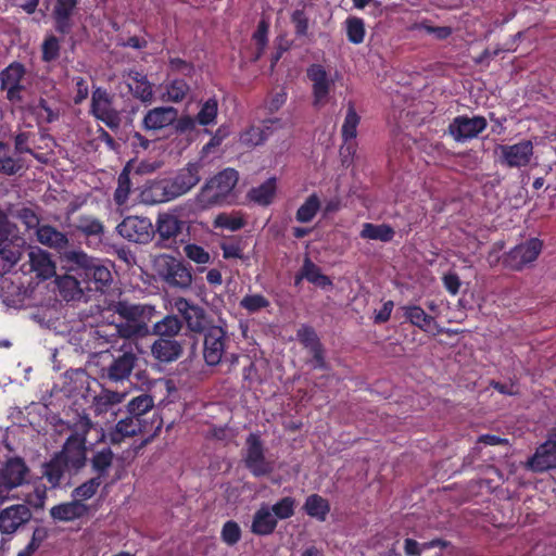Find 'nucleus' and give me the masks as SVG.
<instances>
[{"mask_svg": "<svg viewBox=\"0 0 556 556\" xmlns=\"http://www.w3.org/2000/svg\"><path fill=\"white\" fill-rule=\"evenodd\" d=\"M63 262L66 263L67 274L60 281V287H73L79 292H103L112 282L110 268L99 258L88 256L84 251H64Z\"/></svg>", "mask_w": 556, "mask_h": 556, "instance_id": "1", "label": "nucleus"}, {"mask_svg": "<svg viewBox=\"0 0 556 556\" xmlns=\"http://www.w3.org/2000/svg\"><path fill=\"white\" fill-rule=\"evenodd\" d=\"M112 309L122 319L116 324V331L124 339L144 338L150 334L149 323L157 313L153 305L123 300L115 302Z\"/></svg>", "mask_w": 556, "mask_h": 556, "instance_id": "2", "label": "nucleus"}, {"mask_svg": "<svg viewBox=\"0 0 556 556\" xmlns=\"http://www.w3.org/2000/svg\"><path fill=\"white\" fill-rule=\"evenodd\" d=\"M200 181V176H164L149 181L141 192L147 203H164L176 199Z\"/></svg>", "mask_w": 556, "mask_h": 556, "instance_id": "3", "label": "nucleus"}, {"mask_svg": "<svg viewBox=\"0 0 556 556\" xmlns=\"http://www.w3.org/2000/svg\"><path fill=\"white\" fill-rule=\"evenodd\" d=\"M91 427L90 418L88 416H80L74 426L73 432L64 442L62 450L56 452L74 473H77L86 465V437Z\"/></svg>", "mask_w": 556, "mask_h": 556, "instance_id": "4", "label": "nucleus"}, {"mask_svg": "<svg viewBox=\"0 0 556 556\" xmlns=\"http://www.w3.org/2000/svg\"><path fill=\"white\" fill-rule=\"evenodd\" d=\"M237 184L238 176H211L197 195L199 206L210 208L231 204Z\"/></svg>", "mask_w": 556, "mask_h": 556, "instance_id": "5", "label": "nucleus"}, {"mask_svg": "<svg viewBox=\"0 0 556 556\" xmlns=\"http://www.w3.org/2000/svg\"><path fill=\"white\" fill-rule=\"evenodd\" d=\"M244 466L256 478L268 476L274 466L265 457V450L260 433L252 432L245 440Z\"/></svg>", "mask_w": 556, "mask_h": 556, "instance_id": "6", "label": "nucleus"}, {"mask_svg": "<svg viewBox=\"0 0 556 556\" xmlns=\"http://www.w3.org/2000/svg\"><path fill=\"white\" fill-rule=\"evenodd\" d=\"M525 468L534 473L556 470V426L547 431L546 440L527 459Z\"/></svg>", "mask_w": 556, "mask_h": 556, "instance_id": "7", "label": "nucleus"}, {"mask_svg": "<svg viewBox=\"0 0 556 556\" xmlns=\"http://www.w3.org/2000/svg\"><path fill=\"white\" fill-rule=\"evenodd\" d=\"M542 248V240L539 238H531L504 253L503 266L514 271H520L538 258Z\"/></svg>", "mask_w": 556, "mask_h": 556, "instance_id": "8", "label": "nucleus"}, {"mask_svg": "<svg viewBox=\"0 0 556 556\" xmlns=\"http://www.w3.org/2000/svg\"><path fill=\"white\" fill-rule=\"evenodd\" d=\"M156 266L159 275L167 285L181 289H186L191 286L192 275L190 268H188L181 261L169 255H162L156 261Z\"/></svg>", "mask_w": 556, "mask_h": 556, "instance_id": "9", "label": "nucleus"}, {"mask_svg": "<svg viewBox=\"0 0 556 556\" xmlns=\"http://www.w3.org/2000/svg\"><path fill=\"white\" fill-rule=\"evenodd\" d=\"M203 334L204 361L208 366H216L222 363L229 342L227 331L220 326L211 325Z\"/></svg>", "mask_w": 556, "mask_h": 556, "instance_id": "10", "label": "nucleus"}, {"mask_svg": "<svg viewBox=\"0 0 556 556\" xmlns=\"http://www.w3.org/2000/svg\"><path fill=\"white\" fill-rule=\"evenodd\" d=\"M29 472V467L22 457H10L0 468V494L25 484Z\"/></svg>", "mask_w": 556, "mask_h": 556, "instance_id": "11", "label": "nucleus"}, {"mask_svg": "<svg viewBox=\"0 0 556 556\" xmlns=\"http://www.w3.org/2000/svg\"><path fill=\"white\" fill-rule=\"evenodd\" d=\"M124 239L135 243H148L154 235L151 220L147 217L127 216L116 227Z\"/></svg>", "mask_w": 556, "mask_h": 556, "instance_id": "12", "label": "nucleus"}, {"mask_svg": "<svg viewBox=\"0 0 556 556\" xmlns=\"http://www.w3.org/2000/svg\"><path fill=\"white\" fill-rule=\"evenodd\" d=\"M306 75L312 83L313 106H324L329 101L334 80L329 77L327 71L320 64L309 65Z\"/></svg>", "mask_w": 556, "mask_h": 556, "instance_id": "13", "label": "nucleus"}, {"mask_svg": "<svg viewBox=\"0 0 556 556\" xmlns=\"http://www.w3.org/2000/svg\"><path fill=\"white\" fill-rule=\"evenodd\" d=\"M91 113L112 130L121 126V113L112 106V99L105 90L98 88L92 92Z\"/></svg>", "mask_w": 556, "mask_h": 556, "instance_id": "14", "label": "nucleus"}, {"mask_svg": "<svg viewBox=\"0 0 556 556\" xmlns=\"http://www.w3.org/2000/svg\"><path fill=\"white\" fill-rule=\"evenodd\" d=\"M359 116L355 111L354 104L349 102L344 123L342 125V137L344 139V146L340 149V155L342 157V165L346 168L352 163V155L355 153V146L352 142L357 135V126L359 124Z\"/></svg>", "mask_w": 556, "mask_h": 556, "instance_id": "15", "label": "nucleus"}, {"mask_svg": "<svg viewBox=\"0 0 556 556\" xmlns=\"http://www.w3.org/2000/svg\"><path fill=\"white\" fill-rule=\"evenodd\" d=\"M176 311L184 318L190 331L202 333L210 327L205 309L191 303L185 298H178L174 304Z\"/></svg>", "mask_w": 556, "mask_h": 556, "instance_id": "16", "label": "nucleus"}, {"mask_svg": "<svg viewBox=\"0 0 556 556\" xmlns=\"http://www.w3.org/2000/svg\"><path fill=\"white\" fill-rule=\"evenodd\" d=\"M149 425L147 419H140L132 415L127 414L126 417L118 420L115 425V428L109 431V433L103 434L102 438L104 441H108L112 444H118L125 438H130L137 435L138 433L148 432Z\"/></svg>", "mask_w": 556, "mask_h": 556, "instance_id": "17", "label": "nucleus"}, {"mask_svg": "<svg viewBox=\"0 0 556 556\" xmlns=\"http://www.w3.org/2000/svg\"><path fill=\"white\" fill-rule=\"evenodd\" d=\"M486 127L482 116H458L448 126V131L456 141H466L477 137Z\"/></svg>", "mask_w": 556, "mask_h": 556, "instance_id": "18", "label": "nucleus"}, {"mask_svg": "<svg viewBox=\"0 0 556 556\" xmlns=\"http://www.w3.org/2000/svg\"><path fill=\"white\" fill-rule=\"evenodd\" d=\"M31 510L24 504L11 505L0 511V532L13 534L31 519Z\"/></svg>", "mask_w": 556, "mask_h": 556, "instance_id": "19", "label": "nucleus"}, {"mask_svg": "<svg viewBox=\"0 0 556 556\" xmlns=\"http://www.w3.org/2000/svg\"><path fill=\"white\" fill-rule=\"evenodd\" d=\"M73 475L74 471L56 453L42 466V477L52 489L67 484Z\"/></svg>", "mask_w": 556, "mask_h": 556, "instance_id": "20", "label": "nucleus"}, {"mask_svg": "<svg viewBox=\"0 0 556 556\" xmlns=\"http://www.w3.org/2000/svg\"><path fill=\"white\" fill-rule=\"evenodd\" d=\"M501 159L510 167L526 166L533 155V144L530 140H523L511 146H501Z\"/></svg>", "mask_w": 556, "mask_h": 556, "instance_id": "21", "label": "nucleus"}, {"mask_svg": "<svg viewBox=\"0 0 556 556\" xmlns=\"http://www.w3.org/2000/svg\"><path fill=\"white\" fill-rule=\"evenodd\" d=\"M25 74L24 66L20 63H12L0 74L1 89L7 90V98L10 101H21L23 86L21 80Z\"/></svg>", "mask_w": 556, "mask_h": 556, "instance_id": "22", "label": "nucleus"}, {"mask_svg": "<svg viewBox=\"0 0 556 556\" xmlns=\"http://www.w3.org/2000/svg\"><path fill=\"white\" fill-rule=\"evenodd\" d=\"M137 361L138 357L132 351H124L115 356L112 363L104 369L106 378L114 382L128 379Z\"/></svg>", "mask_w": 556, "mask_h": 556, "instance_id": "23", "label": "nucleus"}, {"mask_svg": "<svg viewBox=\"0 0 556 556\" xmlns=\"http://www.w3.org/2000/svg\"><path fill=\"white\" fill-rule=\"evenodd\" d=\"M77 0H56L52 11L54 28L59 34L68 35L74 26L73 16L77 10Z\"/></svg>", "mask_w": 556, "mask_h": 556, "instance_id": "24", "label": "nucleus"}, {"mask_svg": "<svg viewBox=\"0 0 556 556\" xmlns=\"http://www.w3.org/2000/svg\"><path fill=\"white\" fill-rule=\"evenodd\" d=\"M177 109L173 106H157L147 112L142 126L146 130H161L176 122Z\"/></svg>", "mask_w": 556, "mask_h": 556, "instance_id": "25", "label": "nucleus"}, {"mask_svg": "<svg viewBox=\"0 0 556 556\" xmlns=\"http://www.w3.org/2000/svg\"><path fill=\"white\" fill-rule=\"evenodd\" d=\"M151 353L161 363H172L182 354V345L177 339L157 338L152 346Z\"/></svg>", "mask_w": 556, "mask_h": 556, "instance_id": "26", "label": "nucleus"}, {"mask_svg": "<svg viewBox=\"0 0 556 556\" xmlns=\"http://www.w3.org/2000/svg\"><path fill=\"white\" fill-rule=\"evenodd\" d=\"M88 506L75 498L71 502L61 503L50 509V516L53 520L68 522L79 519L87 515Z\"/></svg>", "mask_w": 556, "mask_h": 556, "instance_id": "27", "label": "nucleus"}, {"mask_svg": "<svg viewBox=\"0 0 556 556\" xmlns=\"http://www.w3.org/2000/svg\"><path fill=\"white\" fill-rule=\"evenodd\" d=\"M30 269L41 279H49L55 274V264L48 252L37 248L28 254Z\"/></svg>", "mask_w": 556, "mask_h": 556, "instance_id": "28", "label": "nucleus"}, {"mask_svg": "<svg viewBox=\"0 0 556 556\" xmlns=\"http://www.w3.org/2000/svg\"><path fill=\"white\" fill-rule=\"evenodd\" d=\"M37 240L51 249H54L59 252L65 250L68 244V239L65 233L58 230L53 226L50 225H41L38 226L36 230Z\"/></svg>", "mask_w": 556, "mask_h": 556, "instance_id": "29", "label": "nucleus"}, {"mask_svg": "<svg viewBox=\"0 0 556 556\" xmlns=\"http://www.w3.org/2000/svg\"><path fill=\"white\" fill-rule=\"evenodd\" d=\"M277 525L278 521L270 509L263 505L253 516L251 532L261 536L269 535L276 530Z\"/></svg>", "mask_w": 556, "mask_h": 556, "instance_id": "30", "label": "nucleus"}, {"mask_svg": "<svg viewBox=\"0 0 556 556\" xmlns=\"http://www.w3.org/2000/svg\"><path fill=\"white\" fill-rule=\"evenodd\" d=\"M277 191L276 176H269V178L262 185L254 187L249 190L248 198L250 201L262 205L268 206L273 203Z\"/></svg>", "mask_w": 556, "mask_h": 556, "instance_id": "31", "label": "nucleus"}, {"mask_svg": "<svg viewBox=\"0 0 556 556\" xmlns=\"http://www.w3.org/2000/svg\"><path fill=\"white\" fill-rule=\"evenodd\" d=\"M402 309L404 312L405 319L425 332L428 331L432 324L437 326L434 317L427 314L419 305H405L402 306Z\"/></svg>", "mask_w": 556, "mask_h": 556, "instance_id": "32", "label": "nucleus"}, {"mask_svg": "<svg viewBox=\"0 0 556 556\" xmlns=\"http://www.w3.org/2000/svg\"><path fill=\"white\" fill-rule=\"evenodd\" d=\"M182 329L181 320L175 315H166L154 323L152 333L157 338L176 339Z\"/></svg>", "mask_w": 556, "mask_h": 556, "instance_id": "33", "label": "nucleus"}, {"mask_svg": "<svg viewBox=\"0 0 556 556\" xmlns=\"http://www.w3.org/2000/svg\"><path fill=\"white\" fill-rule=\"evenodd\" d=\"M303 509L309 517L325 521L330 511V504L321 495L311 494L306 497Z\"/></svg>", "mask_w": 556, "mask_h": 556, "instance_id": "34", "label": "nucleus"}, {"mask_svg": "<svg viewBox=\"0 0 556 556\" xmlns=\"http://www.w3.org/2000/svg\"><path fill=\"white\" fill-rule=\"evenodd\" d=\"M114 454L111 447L105 446L94 452L90 458L92 471L102 479L108 476L109 469L113 464Z\"/></svg>", "mask_w": 556, "mask_h": 556, "instance_id": "35", "label": "nucleus"}, {"mask_svg": "<svg viewBox=\"0 0 556 556\" xmlns=\"http://www.w3.org/2000/svg\"><path fill=\"white\" fill-rule=\"evenodd\" d=\"M181 230L180 220L172 214H161L157 218L156 232L165 241L175 238Z\"/></svg>", "mask_w": 556, "mask_h": 556, "instance_id": "36", "label": "nucleus"}, {"mask_svg": "<svg viewBox=\"0 0 556 556\" xmlns=\"http://www.w3.org/2000/svg\"><path fill=\"white\" fill-rule=\"evenodd\" d=\"M394 235V229L387 224L375 225L371 223H366L364 224L363 229L361 231V237L363 239L379 240L381 242L392 241Z\"/></svg>", "mask_w": 556, "mask_h": 556, "instance_id": "37", "label": "nucleus"}, {"mask_svg": "<svg viewBox=\"0 0 556 556\" xmlns=\"http://www.w3.org/2000/svg\"><path fill=\"white\" fill-rule=\"evenodd\" d=\"M76 228L78 231L84 233L88 238H94L99 241H101L102 236L104 233V226L103 224L94 217L90 216H80L77 219Z\"/></svg>", "mask_w": 556, "mask_h": 556, "instance_id": "38", "label": "nucleus"}, {"mask_svg": "<svg viewBox=\"0 0 556 556\" xmlns=\"http://www.w3.org/2000/svg\"><path fill=\"white\" fill-rule=\"evenodd\" d=\"M154 401L150 394H140L127 404V414L146 419L144 416L153 408Z\"/></svg>", "mask_w": 556, "mask_h": 556, "instance_id": "39", "label": "nucleus"}, {"mask_svg": "<svg viewBox=\"0 0 556 556\" xmlns=\"http://www.w3.org/2000/svg\"><path fill=\"white\" fill-rule=\"evenodd\" d=\"M321 202L316 193H312L298 208L295 218L299 223H309L320 211Z\"/></svg>", "mask_w": 556, "mask_h": 556, "instance_id": "40", "label": "nucleus"}, {"mask_svg": "<svg viewBox=\"0 0 556 556\" xmlns=\"http://www.w3.org/2000/svg\"><path fill=\"white\" fill-rule=\"evenodd\" d=\"M304 278L318 287L326 288L332 285L330 278L321 273L320 268L308 257L303 263Z\"/></svg>", "mask_w": 556, "mask_h": 556, "instance_id": "41", "label": "nucleus"}, {"mask_svg": "<svg viewBox=\"0 0 556 556\" xmlns=\"http://www.w3.org/2000/svg\"><path fill=\"white\" fill-rule=\"evenodd\" d=\"M100 485L101 479L98 477H93L88 481L81 483L77 488H75L73 490L72 495L76 501L83 502L89 500L97 493Z\"/></svg>", "mask_w": 556, "mask_h": 556, "instance_id": "42", "label": "nucleus"}, {"mask_svg": "<svg viewBox=\"0 0 556 556\" xmlns=\"http://www.w3.org/2000/svg\"><path fill=\"white\" fill-rule=\"evenodd\" d=\"M348 39L354 43H362L365 37V24L362 18L349 17L345 22Z\"/></svg>", "mask_w": 556, "mask_h": 556, "instance_id": "43", "label": "nucleus"}, {"mask_svg": "<svg viewBox=\"0 0 556 556\" xmlns=\"http://www.w3.org/2000/svg\"><path fill=\"white\" fill-rule=\"evenodd\" d=\"M295 500L285 496L271 506V514L276 519H288L294 515Z\"/></svg>", "mask_w": 556, "mask_h": 556, "instance_id": "44", "label": "nucleus"}, {"mask_svg": "<svg viewBox=\"0 0 556 556\" xmlns=\"http://www.w3.org/2000/svg\"><path fill=\"white\" fill-rule=\"evenodd\" d=\"M269 305L268 299L263 294H248L240 301V307L250 314L257 313L263 308H267Z\"/></svg>", "mask_w": 556, "mask_h": 556, "instance_id": "45", "label": "nucleus"}, {"mask_svg": "<svg viewBox=\"0 0 556 556\" xmlns=\"http://www.w3.org/2000/svg\"><path fill=\"white\" fill-rule=\"evenodd\" d=\"M296 338L301 344H303V346L309 351L317 348V345H323L315 329L307 325H302L298 329Z\"/></svg>", "mask_w": 556, "mask_h": 556, "instance_id": "46", "label": "nucleus"}, {"mask_svg": "<svg viewBox=\"0 0 556 556\" xmlns=\"http://www.w3.org/2000/svg\"><path fill=\"white\" fill-rule=\"evenodd\" d=\"M220 538L229 546L237 544L241 539L239 525L233 520L226 521L222 528Z\"/></svg>", "mask_w": 556, "mask_h": 556, "instance_id": "47", "label": "nucleus"}, {"mask_svg": "<svg viewBox=\"0 0 556 556\" xmlns=\"http://www.w3.org/2000/svg\"><path fill=\"white\" fill-rule=\"evenodd\" d=\"M214 224L216 227L225 228L230 231H237L245 226V220L241 216H230L226 213H222L217 215Z\"/></svg>", "mask_w": 556, "mask_h": 556, "instance_id": "48", "label": "nucleus"}, {"mask_svg": "<svg viewBox=\"0 0 556 556\" xmlns=\"http://www.w3.org/2000/svg\"><path fill=\"white\" fill-rule=\"evenodd\" d=\"M265 140V129L256 126L250 127L240 137V141L247 147H256L262 144Z\"/></svg>", "mask_w": 556, "mask_h": 556, "instance_id": "49", "label": "nucleus"}, {"mask_svg": "<svg viewBox=\"0 0 556 556\" xmlns=\"http://www.w3.org/2000/svg\"><path fill=\"white\" fill-rule=\"evenodd\" d=\"M129 90L131 91L132 96L143 103H151L153 100V88L152 85L149 83V80L141 81L139 84L132 85L127 84Z\"/></svg>", "mask_w": 556, "mask_h": 556, "instance_id": "50", "label": "nucleus"}, {"mask_svg": "<svg viewBox=\"0 0 556 556\" xmlns=\"http://www.w3.org/2000/svg\"><path fill=\"white\" fill-rule=\"evenodd\" d=\"M217 115V102L215 100H207L197 115V121L201 125H208L213 123Z\"/></svg>", "mask_w": 556, "mask_h": 556, "instance_id": "51", "label": "nucleus"}, {"mask_svg": "<svg viewBox=\"0 0 556 556\" xmlns=\"http://www.w3.org/2000/svg\"><path fill=\"white\" fill-rule=\"evenodd\" d=\"M220 249L223 251V257L225 260L230 258H242L243 257V247L241 240L231 239L229 241H225L220 244Z\"/></svg>", "mask_w": 556, "mask_h": 556, "instance_id": "52", "label": "nucleus"}, {"mask_svg": "<svg viewBox=\"0 0 556 556\" xmlns=\"http://www.w3.org/2000/svg\"><path fill=\"white\" fill-rule=\"evenodd\" d=\"M187 257L197 264H206L210 262V253L201 245L190 243L185 247Z\"/></svg>", "mask_w": 556, "mask_h": 556, "instance_id": "53", "label": "nucleus"}, {"mask_svg": "<svg viewBox=\"0 0 556 556\" xmlns=\"http://www.w3.org/2000/svg\"><path fill=\"white\" fill-rule=\"evenodd\" d=\"M60 43L56 37L50 36L42 43V60L51 62L59 58Z\"/></svg>", "mask_w": 556, "mask_h": 556, "instance_id": "54", "label": "nucleus"}, {"mask_svg": "<svg viewBox=\"0 0 556 556\" xmlns=\"http://www.w3.org/2000/svg\"><path fill=\"white\" fill-rule=\"evenodd\" d=\"M267 33H268V23L264 20H262L258 25L257 29L253 34V40L255 41V45L257 46V53L255 55V60H257L261 54L263 53L266 45H267Z\"/></svg>", "mask_w": 556, "mask_h": 556, "instance_id": "55", "label": "nucleus"}, {"mask_svg": "<svg viewBox=\"0 0 556 556\" xmlns=\"http://www.w3.org/2000/svg\"><path fill=\"white\" fill-rule=\"evenodd\" d=\"M189 90V86L184 80H174L167 87V97L168 100L173 102L181 101Z\"/></svg>", "mask_w": 556, "mask_h": 556, "instance_id": "56", "label": "nucleus"}, {"mask_svg": "<svg viewBox=\"0 0 556 556\" xmlns=\"http://www.w3.org/2000/svg\"><path fill=\"white\" fill-rule=\"evenodd\" d=\"M296 36H306L308 30V17L303 10H295L291 15Z\"/></svg>", "mask_w": 556, "mask_h": 556, "instance_id": "57", "label": "nucleus"}, {"mask_svg": "<svg viewBox=\"0 0 556 556\" xmlns=\"http://www.w3.org/2000/svg\"><path fill=\"white\" fill-rule=\"evenodd\" d=\"M341 207H342L341 199L337 195L324 200L323 206L320 207L323 218L330 217L331 215L339 212L341 210Z\"/></svg>", "mask_w": 556, "mask_h": 556, "instance_id": "58", "label": "nucleus"}, {"mask_svg": "<svg viewBox=\"0 0 556 556\" xmlns=\"http://www.w3.org/2000/svg\"><path fill=\"white\" fill-rule=\"evenodd\" d=\"M442 281L444 288L450 294L456 295L459 292L462 282L459 276L456 273L445 274L442 278Z\"/></svg>", "mask_w": 556, "mask_h": 556, "instance_id": "59", "label": "nucleus"}, {"mask_svg": "<svg viewBox=\"0 0 556 556\" xmlns=\"http://www.w3.org/2000/svg\"><path fill=\"white\" fill-rule=\"evenodd\" d=\"M312 354V366L314 369L327 370L328 364L325 359V350L323 345H317V348L309 351Z\"/></svg>", "mask_w": 556, "mask_h": 556, "instance_id": "60", "label": "nucleus"}, {"mask_svg": "<svg viewBox=\"0 0 556 556\" xmlns=\"http://www.w3.org/2000/svg\"><path fill=\"white\" fill-rule=\"evenodd\" d=\"M20 219L26 225L27 228H34L40 226L37 214L28 207H23L18 212Z\"/></svg>", "mask_w": 556, "mask_h": 556, "instance_id": "61", "label": "nucleus"}, {"mask_svg": "<svg viewBox=\"0 0 556 556\" xmlns=\"http://www.w3.org/2000/svg\"><path fill=\"white\" fill-rule=\"evenodd\" d=\"M130 176H118V188L115 191V200L118 204H123L127 198L129 190Z\"/></svg>", "mask_w": 556, "mask_h": 556, "instance_id": "62", "label": "nucleus"}, {"mask_svg": "<svg viewBox=\"0 0 556 556\" xmlns=\"http://www.w3.org/2000/svg\"><path fill=\"white\" fill-rule=\"evenodd\" d=\"M74 81L76 85V96L74 98V102L78 104L81 103L85 99H87L89 88L86 79L83 77H75Z\"/></svg>", "mask_w": 556, "mask_h": 556, "instance_id": "63", "label": "nucleus"}, {"mask_svg": "<svg viewBox=\"0 0 556 556\" xmlns=\"http://www.w3.org/2000/svg\"><path fill=\"white\" fill-rule=\"evenodd\" d=\"M426 551L422 543H418L416 540L407 538L404 541V552L406 556H421V553Z\"/></svg>", "mask_w": 556, "mask_h": 556, "instance_id": "64", "label": "nucleus"}]
</instances>
